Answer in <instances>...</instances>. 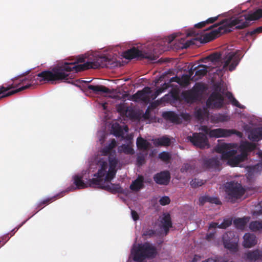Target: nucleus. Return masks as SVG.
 Returning a JSON list of instances; mask_svg holds the SVG:
<instances>
[{"mask_svg":"<svg viewBox=\"0 0 262 262\" xmlns=\"http://www.w3.org/2000/svg\"><path fill=\"white\" fill-rule=\"evenodd\" d=\"M262 18V9H257L254 12L248 15H242L234 18L225 19L220 23L214 24L207 30L214 27H218L207 33L204 36L199 35L194 28L190 29L187 36L196 37L194 39L186 40L184 36L180 37V34L175 33L170 35L147 45L146 50H140L137 48V59H147L151 63L159 62L158 59L160 55L171 49L178 50L186 49L194 44L195 40H199L201 42H208L219 37L221 34L231 32L234 27L236 29H242L249 26V21L256 20Z\"/></svg>","mask_w":262,"mask_h":262,"instance_id":"1","label":"nucleus"},{"mask_svg":"<svg viewBox=\"0 0 262 262\" xmlns=\"http://www.w3.org/2000/svg\"><path fill=\"white\" fill-rule=\"evenodd\" d=\"M116 146V141L113 139L108 146L99 152L94 160L98 169L97 172L94 174V178L84 183L82 180V176L76 175L73 177L76 188L83 189L90 186L102 188L112 192L119 189L118 185L111 183L120 167V164L115 157V151L113 150Z\"/></svg>","mask_w":262,"mask_h":262,"instance_id":"2","label":"nucleus"},{"mask_svg":"<svg viewBox=\"0 0 262 262\" xmlns=\"http://www.w3.org/2000/svg\"><path fill=\"white\" fill-rule=\"evenodd\" d=\"M235 145L224 143L219 144L215 148L221 159L227 160V163L232 166H237L243 161L247 157V152L255 147L254 144L248 142H243L238 148Z\"/></svg>","mask_w":262,"mask_h":262,"instance_id":"3","label":"nucleus"},{"mask_svg":"<svg viewBox=\"0 0 262 262\" xmlns=\"http://www.w3.org/2000/svg\"><path fill=\"white\" fill-rule=\"evenodd\" d=\"M68 60L72 61H58L54 66H108L115 63L116 58L110 54H102L98 52L88 51Z\"/></svg>","mask_w":262,"mask_h":262,"instance_id":"4","label":"nucleus"},{"mask_svg":"<svg viewBox=\"0 0 262 262\" xmlns=\"http://www.w3.org/2000/svg\"><path fill=\"white\" fill-rule=\"evenodd\" d=\"M242 58V52L240 51L226 52L222 57L220 52H214L206 57L202 58L194 62H191L188 66H205L200 62L205 63L211 62L216 64L221 62L223 66H237Z\"/></svg>","mask_w":262,"mask_h":262,"instance_id":"5","label":"nucleus"},{"mask_svg":"<svg viewBox=\"0 0 262 262\" xmlns=\"http://www.w3.org/2000/svg\"><path fill=\"white\" fill-rule=\"evenodd\" d=\"M206 89L205 84L197 83L193 90L183 92L181 94V97L179 96V92L176 90L170 94L166 95L163 99L165 101L177 100L182 99L187 102H192L195 100H201L202 95Z\"/></svg>","mask_w":262,"mask_h":262,"instance_id":"6","label":"nucleus"},{"mask_svg":"<svg viewBox=\"0 0 262 262\" xmlns=\"http://www.w3.org/2000/svg\"><path fill=\"white\" fill-rule=\"evenodd\" d=\"M65 67H54L47 71H44L37 74L40 81H53L62 80L68 75L69 70Z\"/></svg>","mask_w":262,"mask_h":262,"instance_id":"7","label":"nucleus"},{"mask_svg":"<svg viewBox=\"0 0 262 262\" xmlns=\"http://www.w3.org/2000/svg\"><path fill=\"white\" fill-rule=\"evenodd\" d=\"M156 253L155 248L146 243L138 246L134 245L131 251V255L135 261H140L146 257L155 256Z\"/></svg>","mask_w":262,"mask_h":262,"instance_id":"8","label":"nucleus"},{"mask_svg":"<svg viewBox=\"0 0 262 262\" xmlns=\"http://www.w3.org/2000/svg\"><path fill=\"white\" fill-rule=\"evenodd\" d=\"M225 190L226 198L232 202L241 198L245 192L242 185L234 182L227 183L225 186Z\"/></svg>","mask_w":262,"mask_h":262,"instance_id":"9","label":"nucleus"},{"mask_svg":"<svg viewBox=\"0 0 262 262\" xmlns=\"http://www.w3.org/2000/svg\"><path fill=\"white\" fill-rule=\"evenodd\" d=\"M221 85L219 83L216 86L215 92H213L207 101V105L210 108H218L222 106L223 103V98L221 93H223Z\"/></svg>","mask_w":262,"mask_h":262,"instance_id":"10","label":"nucleus"},{"mask_svg":"<svg viewBox=\"0 0 262 262\" xmlns=\"http://www.w3.org/2000/svg\"><path fill=\"white\" fill-rule=\"evenodd\" d=\"M200 129L206 134H208L210 137L212 138L227 137L230 136L233 133L231 130L222 128L210 129L206 126H202Z\"/></svg>","mask_w":262,"mask_h":262,"instance_id":"11","label":"nucleus"},{"mask_svg":"<svg viewBox=\"0 0 262 262\" xmlns=\"http://www.w3.org/2000/svg\"><path fill=\"white\" fill-rule=\"evenodd\" d=\"M225 248L232 251L235 250L237 247L238 237L232 232H228L223 236Z\"/></svg>","mask_w":262,"mask_h":262,"instance_id":"12","label":"nucleus"},{"mask_svg":"<svg viewBox=\"0 0 262 262\" xmlns=\"http://www.w3.org/2000/svg\"><path fill=\"white\" fill-rule=\"evenodd\" d=\"M191 142L195 146L200 148H208L209 144L205 135L195 133L192 137H189Z\"/></svg>","mask_w":262,"mask_h":262,"instance_id":"13","label":"nucleus"},{"mask_svg":"<svg viewBox=\"0 0 262 262\" xmlns=\"http://www.w3.org/2000/svg\"><path fill=\"white\" fill-rule=\"evenodd\" d=\"M158 225L160 227L161 231H164L165 234H167L170 227H171L170 215L168 214H164L160 216L158 221Z\"/></svg>","mask_w":262,"mask_h":262,"instance_id":"14","label":"nucleus"},{"mask_svg":"<svg viewBox=\"0 0 262 262\" xmlns=\"http://www.w3.org/2000/svg\"><path fill=\"white\" fill-rule=\"evenodd\" d=\"M151 90L149 88H145L142 91L138 92L133 96V100L135 101H143L147 102L149 100Z\"/></svg>","mask_w":262,"mask_h":262,"instance_id":"15","label":"nucleus"},{"mask_svg":"<svg viewBox=\"0 0 262 262\" xmlns=\"http://www.w3.org/2000/svg\"><path fill=\"white\" fill-rule=\"evenodd\" d=\"M156 182L159 184H167L170 180V174L168 171H163L157 173L154 177Z\"/></svg>","mask_w":262,"mask_h":262,"instance_id":"16","label":"nucleus"},{"mask_svg":"<svg viewBox=\"0 0 262 262\" xmlns=\"http://www.w3.org/2000/svg\"><path fill=\"white\" fill-rule=\"evenodd\" d=\"M244 241L243 245L246 248H250L257 243V239L256 236L253 234L246 233L244 237Z\"/></svg>","mask_w":262,"mask_h":262,"instance_id":"17","label":"nucleus"},{"mask_svg":"<svg viewBox=\"0 0 262 262\" xmlns=\"http://www.w3.org/2000/svg\"><path fill=\"white\" fill-rule=\"evenodd\" d=\"M114 130V134L116 136H121L123 138L125 137V134L128 132V128L126 126H123L121 128L119 124L115 123L112 126Z\"/></svg>","mask_w":262,"mask_h":262,"instance_id":"18","label":"nucleus"},{"mask_svg":"<svg viewBox=\"0 0 262 262\" xmlns=\"http://www.w3.org/2000/svg\"><path fill=\"white\" fill-rule=\"evenodd\" d=\"M29 86V85H26L25 86H23V87L16 90L12 91L10 92L7 93H5V91L13 88L14 86L12 85H9L7 88H5L4 86H1V87H0V95L3 94V95L2 96V97L8 96L11 95L13 94H15L18 92H19L23 90H25V89L28 88Z\"/></svg>","mask_w":262,"mask_h":262,"instance_id":"19","label":"nucleus"},{"mask_svg":"<svg viewBox=\"0 0 262 262\" xmlns=\"http://www.w3.org/2000/svg\"><path fill=\"white\" fill-rule=\"evenodd\" d=\"M143 177L139 176L135 181H134L130 186V188L133 191H138L143 187Z\"/></svg>","mask_w":262,"mask_h":262,"instance_id":"20","label":"nucleus"},{"mask_svg":"<svg viewBox=\"0 0 262 262\" xmlns=\"http://www.w3.org/2000/svg\"><path fill=\"white\" fill-rule=\"evenodd\" d=\"M117 109L118 112L122 116L127 117H132V111L128 108L124 104H121L117 106Z\"/></svg>","mask_w":262,"mask_h":262,"instance_id":"21","label":"nucleus"},{"mask_svg":"<svg viewBox=\"0 0 262 262\" xmlns=\"http://www.w3.org/2000/svg\"><path fill=\"white\" fill-rule=\"evenodd\" d=\"M250 217L245 216L242 218L236 219L233 221L234 225L238 229H243L246 224L249 221Z\"/></svg>","mask_w":262,"mask_h":262,"instance_id":"22","label":"nucleus"},{"mask_svg":"<svg viewBox=\"0 0 262 262\" xmlns=\"http://www.w3.org/2000/svg\"><path fill=\"white\" fill-rule=\"evenodd\" d=\"M248 138L253 141H258L262 139V127L255 129L248 136Z\"/></svg>","mask_w":262,"mask_h":262,"instance_id":"23","label":"nucleus"},{"mask_svg":"<svg viewBox=\"0 0 262 262\" xmlns=\"http://www.w3.org/2000/svg\"><path fill=\"white\" fill-rule=\"evenodd\" d=\"M133 138L132 135L130 136L128 139V143L127 145H123L119 147V150L121 152H123L128 154H133V149L131 145L130 140Z\"/></svg>","mask_w":262,"mask_h":262,"instance_id":"24","label":"nucleus"},{"mask_svg":"<svg viewBox=\"0 0 262 262\" xmlns=\"http://www.w3.org/2000/svg\"><path fill=\"white\" fill-rule=\"evenodd\" d=\"M88 89L92 90L96 94H105L108 92V89L103 85H89Z\"/></svg>","mask_w":262,"mask_h":262,"instance_id":"25","label":"nucleus"},{"mask_svg":"<svg viewBox=\"0 0 262 262\" xmlns=\"http://www.w3.org/2000/svg\"><path fill=\"white\" fill-rule=\"evenodd\" d=\"M153 142L156 146H168L170 143V139L166 137L155 139Z\"/></svg>","mask_w":262,"mask_h":262,"instance_id":"26","label":"nucleus"},{"mask_svg":"<svg viewBox=\"0 0 262 262\" xmlns=\"http://www.w3.org/2000/svg\"><path fill=\"white\" fill-rule=\"evenodd\" d=\"M231 224V221L230 220H225L224 222L219 224V223H212L209 225V229L211 230L217 227L219 228H226L229 227Z\"/></svg>","mask_w":262,"mask_h":262,"instance_id":"27","label":"nucleus"},{"mask_svg":"<svg viewBox=\"0 0 262 262\" xmlns=\"http://www.w3.org/2000/svg\"><path fill=\"white\" fill-rule=\"evenodd\" d=\"M137 146L138 148L146 150L149 147V143L141 137H138L137 140Z\"/></svg>","mask_w":262,"mask_h":262,"instance_id":"28","label":"nucleus"},{"mask_svg":"<svg viewBox=\"0 0 262 262\" xmlns=\"http://www.w3.org/2000/svg\"><path fill=\"white\" fill-rule=\"evenodd\" d=\"M260 252L259 250H254L248 251L246 253L245 256L246 258L250 260H255L261 256Z\"/></svg>","mask_w":262,"mask_h":262,"instance_id":"29","label":"nucleus"},{"mask_svg":"<svg viewBox=\"0 0 262 262\" xmlns=\"http://www.w3.org/2000/svg\"><path fill=\"white\" fill-rule=\"evenodd\" d=\"M164 118L172 122L178 123V118L177 115L172 112H166L163 113Z\"/></svg>","mask_w":262,"mask_h":262,"instance_id":"30","label":"nucleus"},{"mask_svg":"<svg viewBox=\"0 0 262 262\" xmlns=\"http://www.w3.org/2000/svg\"><path fill=\"white\" fill-rule=\"evenodd\" d=\"M249 229L253 231H257L262 229V221H253L249 225Z\"/></svg>","mask_w":262,"mask_h":262,"instance_id":"31","label":"nucleus"},{"mask_svg":"<svg viewBox=\"0 0 262 262\" xmlns=\"http://www.w3.org/2000/svg\"><path fill=\"white\" fill-rule=\"evenodd\" d=\"M200 202L201 204H203L206 202H209L212 203H215L217 204L219 203L220 201L217 199L216 198H211L208 196H203L200 198Z\"/></svg>","mask_w":262,"mask_h":262,"instance_id":"32","label":"nucleus"},{"mask_svg":"<svg viewBox=\"0 0 262 262\" xmlns=\"http://www.w3.org/2000/svg\"><path fill=\"white\" fill-rule=\"evenodd\" d=\"M190 76L185 75L182 77L181 79L177 78V82L182 86H186L188 84L189 82Z\"/></svg>","mask_w":262,"mask_h":262,"instance_id":"33","label":"nucleus"},{"mask_svg":"<svg viewBox=\"0 0 262 262\" xmlns=\"http://www.w3.org/2000/svg\"><path fill=\"white\" fill-rule=\"evenodd\" d=\"M227 97L228 98L233 105L239 108H244V106L239 104V103L233 97L231 93H227Z\"/></svg>","mask_w":262,"mask_h":262,"instance_id":"34","label":"nucleus"},{"mask_svg":"<svg viewBox=\"0 0 262 262\" xmlns=\"http://www.w3.org/2000/svg\"><path fill=\"white\" fill-rule=\"evenodd\" d=\"M106 96L112 98H117L119 97V92L116 90H109L108 92L105 93Z\"/></svg>","mask_w":262,"mask_h":262,"instance_id":"35","label":"nucleus"},{"mask_svg":"<svg viewBox=\"0 0 262 262\" xmlns=\"http://www.w3.org/2000/svg\"><path fill=\"white\" fill-rule=\"evenodd\" d=\"M159 157L163 161H167L170 158V155L168 152H163L159 154Z\"/></svg>","mask_w":262,"mask_h":262,"instance_id":"36","label":"nucleus"},{"mask_svg":"<svg viewBox=\"0 0 262 262\" xmlns=\"http://www.w3.org/2000/svg\"><path fill=\"white\" fill-rule=\"evenodd\" d=\"M203 184V182L202 181H200L197 179H194L190 182V185L193 187H196L200 186Z\"/></svg>","mask_w":262,"mask_h":262,"instance_id":"37","label":"nucleus"},{"mask_svg":"<svg viewBox=\"0 0 262 262\" xmlns=\"http://www.w3.org/2000/svg\"><path fill=\"white\" fill-rule=\"evenodd\" d=\"M154 234V232L152 230L148 229V230H145L143 232V233L142 234V236L145 238H146L152 236Z\"/></svg>","mask_w":262,"mask_h":262,"instance_id":"38","label":"nucleus"},{"mask_svg":"<svg viewBox=\"0 0 262 262\" xmlns=\"http://www.w3.org/2000/svg\"><path fill=\"white\" fill-rule=\"evenodd\" d=\"M261 32H262V26L257 27L252 31H249L247 34L250 36H253L255 34L260 33Z\"/></svg>","mask_w":262,"mask_h":262,"instance_id":"39","label":"nucleus"},{"mask_svg":"<svg viewBox=\"0 0 262 262\" xmlns=\"http://www.w3.org/2000/svg\"><path fill=\"white\" fill-rule=\"evenodd\" d=\"M159 202L162 205H166L170 203V199L168 196H165L160 199Z\"/></svg>","mask_w":262,"mask_h":262,"instance_id":"40","label":"nucleus"},{"mask_svg":"<svg viewBox=\"0 0 262 262\" xmlns=\"http://www.w3.org/2000/svg\"><path fill=\"white\" fill-rule=\"evenodd\" d=\"M89 67H73L72 69L71 70L75 71L76 72H80L82 71H84L87 69H89Z\"/></svg>","mask_w":262,"mask_h":262,"instance_id":"41","label":"nucleus"},{"mask_svg":"<svg viewBox=\"0 0 262 262\" xmlns=\"http://www.w3.org/2000/svg\"><path fill=\"white\" fill-rule=\"evenodd\" d=\"M203 262H223V260L221 258H209L206 261Z\"/></svg>","mask_w":262,"mask_h":262,"instance_id":"42","label":"nucleus"},{"mask_svg":"<svg viewBox=\"0 0 262 262\" xmlns=\"http://www.w3.org/2000/svg\"><path fill=\"white\" fill-rule=\"evenodd\" d=\"M207 24L206 21L200 22L195 25L194 27L195 28H202Z\"/></svg>","mask_w":262,"mask_h":262,"instance_id":"43","label":"nucleus"},{"mask_svg":"<svg viewBox=\"0 0 262 262\" xmlns=\"http://www.w3.org/2000/svg\"><path fill=\"white\" fill-rule=\"evenodd\" d=\"M166 88V86H165L164 88H160L157 90V91L156 92V94L155 95L152 97L153 99L156 98L160 93H162L164 89Z\"/></svg>","mask_w":262,"mask_h":262,"instance_id":"44","label":"nucleus"},{"mask_svg":"<svg viewBox=\"0 0 262 262\" xmlns=\"http://www.w3.org/2000/svg\"><path fill=\"white\" fill-rule=\"evenodd\" d=\"M218 18V16L213 17L209 18L207 20H206V23L207 24H212Z\"/></svg>","mask_w":262,"mask_h":262,"instance_id":"45","label":"nucleus"},{"mask_svg":"<svg viewBox=\"0 0 262 262\" xmlns=\"http://www.w3.org/2000/svg\"><path fill=\"white\" fill-rule=\"evenodd\" d=\"M131 214L132 218L135 221L139 219V215L136 211L132 210Z\"/></svg>","mask_w":262,"mask_h":262,"instance_id":"46","label":"nucleus"},{"mask_svg":"<svg viewBox=\"0 0 262 262\" xmlns=\"http://www.w3.org/2000/svg\"><path fill=\"white\" fill-rule=\"evenodd\" d=\"M197 115L200 118H203L206 115H207V112L205 111V113L204 114H202L201 112V110L197 111Z\"/></svg>","mask_w":262,"mask_h":262,"instance_id":"47","label":"nucleus"},{"mask_svg":"<svg viewBox=\"0 0 262 262\" xmlns=\"http://www.w3.org/2000/svg\"><path fill=\"white\" fill-rule=\"evenodd\" d=\"M190 166L189 164H184L183 165V166L182 167L181 170L182 171H184V170H186L187 169H188V168H189Z\"/></svg>","mask_w":262,"mask_h":262,"instance_id":"48","label":"nucleus"},{"mask_svg":"<svg viewBox=\"0 0 262 262\" xmlns=\"http://www.w3.org/2000/svg\"><path fill=\"white\" fill-rule=\"evenodd\" d=\"M200 257L199 256L195 255L194 256V257L193 258V259L191 260V262H196L199 259H200Z\"/></svg>","mask_w":262,"mask_h":262,"instance_id":"49","label":"nucleus"},{"mask_svg":"<svg viewBox=\"0 0 262 262\" xmlns=\"http://www.w3.org/2000/svg\"><path fill=\"white\" fill-rule=\"evenodd\" d=\"M204 69L201 71V75H204L206 74L207 72V70L206 69V68L207 67H203Z\"/></svg>","mask_w":262,"mask_h":262,"instance_id":"50","label":"nucleus"},{"mask_svg":"<svg viewBox=\"0 0 262 262\" xmlns=\"http://www.w3.org/2000/svg\"><path fill=\"white\" fill-rule=\"evenodd\" d=\"M213 235V234L212 233H210L208 235H207V238L208 239V240H210L211 239V238L212 237V236Z\"/></svg>","mask_w":262,"mask_h":262,"instance_id":"51","label":"nucleus"},{"mask_svg":"<svg viewBox=\"0 0 262 262\" xmlns=\"http://www.w3.org/2000/svg\"><path fill=\"white\" fill-rule=\"evenodd\" d=\"M84 82H85V83H89L90 82L92 81V80L91 79H89L88 80H84L83 81Z\"/></svg>","mask_w":262,"mask_h":262,"instance_id":"52","label":"nucleus"},{"mask_svg":"<svg viewBox=\"0 0 262 262\" xmlns=\"http://www.w3.org/2000/svg\"><path fill=\"white\" fill-rule=\"evenodd\" d=\"M235 69V67H230V68L229 69V70L230 71H232Z\"/></svg>","mask_w":262,"mask_h":262,"instance_id":"53","label":"nucleus"},{"mask_svg":"<svg viewBox=\"0 0 262 262\" xmlns=\"http://www.w3.org/2000/svg\"><path fill=\"white\" fill-rule=\"evenodd\" d=\"M115 66H123V65L121 64V63H119V64L118 63H116Z\"/></svg>","mask_w":262,"mask_h":262,"instance_id":"54","label":"nucleus"},{"mask_svg":"<svg viewBox=\"0 0 262 262\" xmlns=\"http://www.w3.org/2000/svg\"><path fill=\"white\" fill-rule=\"evenodd\" d=\"M219 164H220V162H219V161H218V160H217V161L216 162V165H219Z\"/></svg>","mask_w":262,"mask_h":262,"instance_id":"55","label":"nucleus"},{"mask_svg":"<svg viewBox=\"0 0 262 262\" xmlns=\"http://www.w3.org/2000/svg\"><path fill=\"white\" fill-rule=\"evenodd\" d=\"M99 134L100 136L101 135H103V134L102 133H99Z\"/></svg>","mask_w":262,"mask_h":262,"instance_id":"56","label":"nucleus"},{"mask_svg":"<svg viewBox=\"0 0 262 262\" xmlns=\"http://www.w3.org/2000/svg\"><path fill=\"white\" fill-rule=\"evenodd\" d=\"M103 108H104V109H105V104H103Z\"/></svg>","mask_w":262,"mask_h":262,"instance_id":"57","label":"nucleus"},{"mask_svg":"<svg viewBox=\"0 0 262 262\" xmlns=\"http://www.w3.org/2000/svg\"><path fill=\"white\" fill-rule=\"evenodd\" d=\"M25 80V79H22V80H20L19 81H20V82H23Z\"/></svg>","mask_w":262,"mask_h":262,"instance_id":"58","label":"nucleus"},{"mask_svg":"<svg viewBox=\"0 0 262 262\" xmlns=\"http://www.w3.org/2000/svg\"><path fill=\"white\" fill-rule=\"evenodd\" d=\"M259 205H260V206H262V202H260Z\"/></svg>","mask_w":262,"mask_h":262,"instance_id":"59","label":"nucleus"},{"mask_svg":"<svg viewBox=\"0 0 262 262\" xmlns=\"http://www.w3.org/2000/svg\"><path fill=\"white\" fill-rule=\"evenodd\" d=\"M99 140H100V142H101L102 139L100 138V139H99Z\"/></svg>","mask_w":262,"mask_h":262,"instance_id":"60","label":"nucleus"},{"mask_svg":"<svg viewBox=\"0 0 262 262\" xmlns=\"http://www.w3.org/2000/svg\"><path fill=\"white\" fill-rule=\"evenodd\" d=\"M261 213H262V210H261Z\"/></svg>","mask_w":262,"mask_h":262,"instance_id":"61","label":"nucleus"}]
</instances>
